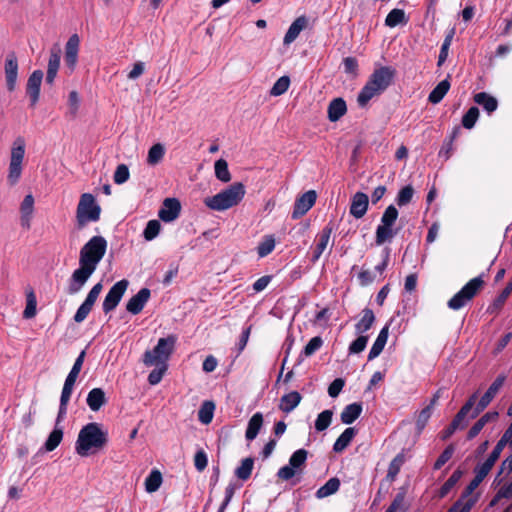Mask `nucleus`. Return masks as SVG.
I'll use <instances>...</instances> for the list:
<instances>
[{
	"mask_svg": "<svg viewBox=\"0 0 512 512\" xmlns=\"http://www.w3.org/2000/svg\"><path fill=\"white\" fill-rule=\"evenodd\" d=\"M107 241L102 236H93L80 250L79 268L74 270L69 280L68 293H78L106 253Z\"/></svg>",
	"mask_w": 512,
	"mask_h": 512,
	"instance_id": "f257e3e1",
	"label": "nucleus"
},
{
	"mask_svg": "<svg viewBox=\"0 0 512 512\" xmlns=\"http://www.w3.org/2000/svg\"><path fill=\"white\" fill-rule=\"evenodd\" d=\"M108 443V431L97 422L84 425L75 442V451L81 457H88L103 450Z\"/></svg>",
	"mask_w": 512,
	"mask_h": 512,
	"instance_id": "f03ea898",
	"label": "nucleus"
},
{
	"mask_svg": "<svg viewBox=\"0 0 512 512\" xmlns=\"http://www.w3.org/2000/svg\"><path fill=\"white\" fill-rule=\"evenodd\" d=\"M394 76L395 70L389 66L375 69L358 94L357 102L359 106H366L373 97L383 93L391 85Z\"/></svg>",
	"mask_w": 512,
	"mask_h": 512,
	"instance_id": "7ed1b4c3",
	"label": "nucleus"
},
{
	"mask_svg": "<svg viewBox=\"0 0 512 512\" xmlns=\"http://www.w3.org/2000/svg\"><path fill=\"white\" fill-rule=\"evenodd\" d=\"M245 186L241 182L231 184L212 197L204 199L205 205L214 211H225L238 205L245 195Z\"/></svg>",
	"mask_w": 512,
	"mask_h": 512,
	"instance_id": "20e7f679",
	"label": "nucleus"
},
{
	"mask_svg": "<svg viewBox=\"0 0 512 512\" xmlns=\"http://www.w3.org/2000/svg\"><path fill=\"white\" fill-rule=\"evenodd\" d=\"M100 214L101 207L97 204L95 197L91 193H83L76 208L77 227L82 229L90 222H97Z\"/></svg>",
	"mask_w": 512,
	"mask_h": 512,
	"instance_id": "39448f33",
	"label": "nucleus"
},
{
	"mask_svg": "<svg viewBox=\"0 0 512 512\" xmlns=\"http://www.w3.org/2000/svg\"><path fill=\"white\" fill-rule=\"evenodd\" d=\"M177 338L175 335H169L166 338H160L153 350L144 353L143 362L146 366L165 364L172 354Z\"/></svg>",
	"mask_w": 512,
	"mask_h": 512,
	"instance_id": "423d86ee",
	"label": "nucleus"
},
{
	"mask_svg": "<svg viewBox=\"0 0 512 512\" xmlns=\"http://www.w3.org/2000/svg\"><path fill=\"white\" fill-rule=\"evenodd\" d=\"M26 142L18 136L12 144L7 179L11 185L18 182L22 174V163L25 156Z\"/></svg>",
	"mask_w": 512,
	"mask_h": 512,
	"instance_id": "0eeeda50",
	"label": "nucleus"
},
{
	"mask_svg": "<svg viewBox=\"0 0 512 512\" xmlns=\"http://www.w3.org/2000/svg\"><path fill=\"white\" fill-rule=\"evenodd\" d=\"M483 284L484 281L481 276L471 279L448 301V307L452 310H459L463 308L475 297Z\"/></svg>",
	"mask_w": 512,
	"mask_h": 512,
	"instance_id": "6e6552de",
	"label": "nucleus"
},
{
	"mask_svg": "<svg viewBox=\"0 0 512 512\" xmlns=\"http://www.w3.org/2000/svg\"><path fill=\"white\" fill-rule=\"evenodd\" d=\"M308 452L305 449L296 450L289 458L288 465L281 467L277 472V477L288 481L297 473H301L307 460Z\"/></svg>",
	"mask_w": 512,
	"mask_h": 512,
	"instance_id": "1a4fd4ad",
	"label": "nucleus"
},
{
	"mask_svg": "<svg viewBox=\"0 0 512 512\" xmlns=\"http://www.w3.org/2000/svg\"><path fill=\"white\" fill-rule=\"evenodd\" d=\"M129 285L128 280L122 279L116 282L108 291L107 295L102 304V309L104 313H109L113 311L121 301L125 291L127 290Z\"/></svg>",
	"mask_w": 512,
	"mask_h": 512,
	"instance_id": "9d476101",
	"label": "nucleus"
},
{
	"mask_svg": "<svg viewBox=\"0 0 512 512\" xmlns=\"http://www.w3.org/2000/svg\"><path fill=\"white\" fill-rule=\"evenodd\" d=\"M102 289H103V285L100 282L95 284L91 288L88 295L86 296V299L79 306V308L77 309V311L74 315V321L76 323H82L87 318V316L91 312L98 296L100 295Z\"/></svg>",
	"mask_w": 512,
	"mask_h": 512,
	"instance_id": "9b49d317",
	"label": "nucleus"
},
{
	"mask_svg": "<svg viewBox=\"0 0 512 512\" xmlns=\"http://www.w3.org/2000/svg\"><path fill=\"white\" fill-rule=\"evenodd\" d=\"M79 48L80 38L78 34L71 35L65 44L64 52V62L70 73L74 72L77 66Z\"/></svg>",
	"mask_w": 512,
	"mask_h": 512,
	"instance_id": "f8f14e48",
	"label": "nucleus"
},
{
	"mask_svg": "<svg viewBox=\"0 0 512 512\" xmlns=\"http://www.w3.org/2000/svg\"><path fill=\"white\" fill-rule=\"evenodd\" d=\"M317 199V194L314 190H309L302 194L299 198L296 199L294 208L292 211V218L298 219L305 215L315 204Z\"/></svg>",
	"mask_w": 512,
	"mask_h": 512,
	"instance_id": "ddd939ff",
	"label": "nucleus"
},
{
	"mask_svg": "<svg viewBox=\"0 0 512 512\" xmlns=\"http://www.w3.org/2000/svg\"><path fill=\"white\" fill-rule=\"evenodd\" d=\"M181 204L176 198H166L158 212V217L166 222H172L179 217Z\"/></svg>",
	"mask_w": 512,
	"mask_h": 512,
	"instance_id": "4468645a",
	"label": "nucleus"
},
{
	"mask_svg": "<svg viewBox=\"0 0 512 512\" xmlns=\"http://www.w3.org/2000/svg\"><path fill=\"white\" fill-rule=\"evenodd\" d=\"M150 295L151 292L148 288L140 289L136 295L128 300L126 310L133 315L139 314L148 302Z\"/></svg>",
	"mask_w": 512,
	"mask_h": 512,
	"instance_id": "2eb2a0df",
	"label": "nucleus"
},
{
	"mask_svg": "<svg viewBox=\"0 0 512 512\" xmlns=\"http://www.w3.org/2000/svg\"><path fill=\"white\" fill-rule=\"evenodd\" d=\"M17 77L18 62L16 56L12 53L9 54L5 60V79L9 91H13L16 88Z\"/></svg>",
	"mask_w": 512,
	"mask_h": 512,
	"instance_id": "dca6fc26",
	"label": "nucleus"
},
{
	"mask_svg": "<svg viewBox=\"0 0 512 512\" xmlns=\"http://www.w3.org/2000/svg\"><path fill=\"white\" fill-rule=\"evenodd\" d=\"M43 76L44 74L41 70H35L28 78L26 91L31 100L32 106H34L39 100L40 86Z\"/></svg>",
	"mask_w": 512,
	"mask_h": 512,
	"instance_id": "f3484780",
	"label": "nucleus"
},
{
	"mask_svg": "<svg viewBox=\"0 0 512 512\" xmlns=\"http://www.w3.org/2000/svg\"><path fill=\"white\" fill-rule=\"evenodd\" d=\"M60 59H61V48L58 44L53 45V47L50 50V56L48 61V67H47V74H46V82L48 84H53L57 72L60 67Z\"/></svg>",
	"mask_w": 512,
	"mask_h": 512,
	"instance_id": "a211bd4d",
	"label": "nucleus"
},
{
	"mask_svg": "<svg viewBox=\"0 0 512 512\" xmlns=\"http://www.w3.org/2000/svg\"><path fill=\"white\" fill-rule=\"evenodd\" d=\"M332 232H333V228L330 225H327L317 235V244L313 251L312 258H311V261L313 263H315L319 260V258L323 254V252L328 247Z\"/></svg>",
	"mask_w": 512,
	"mask_h": 512,
	"instance_id": "6ab92c4d",
	"label": "nucleus"
},
{
	"mask_svg": "<svg viewBox=\"0 0 512 512\" xmlns=\"http://www.w3.org/2000/svg\"><path fill=\"white\" fill-rule=\"evenodd\" d=\"M368 204V196L365 193L357 192L352 198L350 214L357 219L362 218L367 212Z\"/></svg>",
	"mask_w": 512,
	"mask_h": 512,
	"instance_id": "aec40b11",
	"label": "nucleus"
},
{
	"mask_svg": "<svg viewBox=\"0 0 512 512\" xmlns=\"http://www.w3.org/2000/svg\"><path fill=\"white\" fill-rule=\"evenodd\" d=\"M477 397V393L472 394L453 418L451 424L454 425L457 429H463L466 426L467 423L465 418L476 404Z\"/></svg>",
	"mask_w": 512,
	"mask_h": 512,
	"instance_id": "412c9836",
	"label": "nucleus"
},
{
	"mask_svg": "<svg viewBox=\"0 0 512 512\" xmlns=\"http://www.w3.org/2000/svg\"><path fill=\"white\" fill-rule=\"evenodd\" d=\"M308 24V20L305 16H300L296 18L290 27L288 28L283 43L284 45H290L292 42L296 40V38L299 36L302 30L306 28Z\"/></svg>",
	"mask_w": 512,
	"mask_h": 512,
	"instance_id": "4be33fe9",
	"label": "nucleus"
},
{
	"mask_svg": "<svg viewBox=\"0 0 512 512\" xmlns=\"http://www.w3.org/2000/svg\"><path fill=\"white\" fill-rule=\"evenodd\" d=\"M302 396L297 391H291L280 399L279 409L284 413L292 412L301 402Z\"/></svg>",
	"mask_w": 512,
	"mask_h": 512,
	"instance_id": "5701e85b",
	"label": "nucleus"
},
{
	"mask_svg": "<svg viewBox=\"0 0 512 512\" xmlns=\"http://www.w3.org/2000/svg\"><path fill=\"white\" fill-rule=\"evenodd\" d=\"M34 211V198L31 194H28L24 197L21 206V225L22 227L29 229L30 221Z\"/></svg>",
	"mask_w": 512,
	"mask_h": 512,
	"instance_id": "b1692460",
	"label": "nucleus"
},
{
	"mask_svg": "<svg viewBox=\"0 0 512 512\" xmlns=\"http://www.w3.org/2000/svg\"><path fill=\"white\" fill-rule=\"evenodd\" d=\"M88 407L97 412L107 402L105 392L101 388H93L89 391L86 399Z\"/></svg>",
	"mask_w": 512,
	"mask_h": 512,
	"instance_id": "393cba45",
	"label": "nucleus"
},
{
	"mask_svg": "<svg viewBox=\"0 0 512 512\" xmlns=\"http://www.w3.org/2000/svg\"><path fill=\"white\" fill-rule=\"evenodd\" d=\"M363 410L361 403H351L344 407L340 419L343 424H352L361 415Z\"/></svg>",
	"mask_w": 512,
	"mask_h": 512,
	"instance_id": "a878e982",
	"label": "nucleus"
},
{
	"mask_svg": "<svg viewBox=\"0 0 512 512\" xmlns=\"http://www.w3.org/2000/svg\"><path fill=\"white\" fill-rule=\"evenodd\" d=\"M347 111L346 102L342 98L333 99L328 106V119L331 122L338 121Z\"/></svg>",
	"mask_w": 512,
	"mask_h": 512,
	"instance_id": "bb28decb",
	"label": "nucleus"
},
{
	"mask_svg": "<svg viewBox=\"0 0 512 512\" xmlns=\"http://www.w3.org/2000/svg\"><path fill=\"white\" fill-rule=\"evenodd\" d=\"M263 425V415L260 412L255 413L248 421L245 437L248 441L254 440Z\"/></svg>",
	"mask_w": 512,
	"mask_h": 512,
	"instance_id": "cd10ccee",
	"label": "nucleus"
},
{
	"mask_svg": "<svg viewBox=\"0 0 512 512\" xmlns=\"http://www.w3.org/2000/svg\"><path fill=\"white\" fill-rule=\"evenodd\" d=\"M473 99L475 103L481 105L489 114L494 112L498 107L497 99L486 92L475 94Z\"/></svg>",
	"mask_w": 512,
	"mask_h": 512,
	"instance_id": "c85d7f7f",
	"label": "nucleus"
},
{
	"mask_svg": "<svg viewBox=\"0 0 512 512\" xmlns=\"http://www.w3.org/2000/svg\"><path fill=\"white\" fill-rule=\"evenodd\" d=\"M356 435V429L353 427L346 428L342 434L336 439L333 450L336 453H340L345 450L354 436Z\"/></svg>",
	"mask_w": 512,
	"mask_h": 512,
	"instance_id": "c756f323",
	"label": "nucleus"
},
{
	"mask_svg": "<svg viewBox=\"0 0 512 512\" xmlns=\"http://www.w3.org/2000/svg\"><path fill=\"white\" fill-rule=\"evenodd\" d=\"M340 488V480L337 477L330 478L315 493L316 498L323 499L335 494Z\"/></svg>",
	"mask_w": 512,
	"mask_h": 512,
	"instance_id": "7c9ffc66",
	"label": "nucleus"
},
{
	"mask_svg": "<svg viewBox=\"0 0 512 512\" xmlns=\"http://www.w3.org/2000/svg\"><path fill=\"white\" fill-rule=\"evenodd\" d=\"M73 392V386H69L64 384L63 389L60 396V405H59V411L57 415V424H60V422L65 418L67 413V406L71 397V394Z\"/></svg>",
	"mask_w": 512,
	"mask_h": 512,
	"instance_id": "2f4dec72",
	"label": "nucleus"
},
{
	"mask_svg": "<svg viewBox=\"0 0 512 512\" xmlns=\"http://www.w3.org/2000/svg\"><path fill=\"white\" fill-rule=\"evenodd\" d=\"M450 89V82L448 79H444L437 84V86L430 92L428 96L429 102L432 104H438L442 101L444 96Z\"/></svg>",
	"mask_w": 512,
	"mask_h": 512,
	"instance_id": "473e14b6",
	"label": "nucleus"
},
{
	"mask_svg": "<svg viewBox=\"0 0 512 512\" xmlns=\"http://www.w3.org/2000/svg\"><path fill=\"white\" fill-rule=\"evenodd\" d=\"M375 321L374 313L371 309L365 308L362 311V317L355 325V330L358 334H363L368 331Z\"/></svg>",
	"mask_w": 512,
	"mask_h": 512,
	"instance_id": "72a5a7b5",
	"label": "nucleus"
},
{
	"mask_svg": "<svg viewBox=\"0 0 512 512\" xmlns=\"http://www.w3.org/2000/svg\"><path fill=\"white\" fill-rule=\"evenodd\" d=\"M58 426H59V424H57V422H56L54 430L49 434V436L44 444V449L47 452H51V451L55 450L62 441L63 430L61 427H58Z\"/></svg>",
	"mask_w": 512,
	"mask_h": 512,
	"instance_id": "f704fd0d",
	"label": "nucleus"
},
{
	"mask_svg": "<svg viewBox=\"0 0 512 512\" xmlns=\"http://www.w3.org/2000/svg\"><path fill=\"white\" fill-rule=\"evenodd\" d=\"M254 467V459L251 457H247L242 460L239 467L235 470V475L238 479L242 481H246L250 478L252 470Z\"/></svg>",
	"mask_w": 512,
	"mask_h": 512,
	"instance_id": "c9c22d12",
	"label": "nucleus"
},
{
	"mask_svg": "<svg viewBox=\"0 0 512 512\" xmlns=\"http://www.w3.org/2000/svg\"><path fill=\"white\" fill-rule=\"evenodd\" d=\"M406 22L407 19L404 10L397 8L392 9L385 19V25L391 28L396 27L397 25L400 24H406Z\"/></svg>",
	"mask_w": 512,
	"mask_h": 512,
	"instance_id": "e433bc0d",
	"label": "nucleus"
},
{
	"mask_svg": "<svg viewBox=\"0 0 512 512\" xmlns=\"http://www.w3.org/2000/svg\"><path fill=\"white\" fill-rule=\"evenodd\" d=\"M164 155V146L161 143H156L148 151L147 163L151 166H155L162 161Z\"/></svg>",
	"mask_w": 512,
	"mask_h": 512,
	"instance_id": "4c0bfd02",
	"label": "nucleus"
},
{
	"mask_svg": "<svg viewBox=\"0 0 512 512\" xmlns=\"http://www.w3.org/2000/svg\"><path fill=\"white\" fill-rule=\"evenodd\" d=\"M396 234L392 226H385L380 224L376 229L375 242L377 245H382L386 241L391 240Z\"/></svg>",
	"mask_w": 512,
	"mask_h": 512,
	"instance_id": "58836bf2",
	"label": "nucleus"
},
{
	"mask_svg": "<svg viewBox=\"0 0 512 512\" xmlns=\"http://www.w3.org/2000/svg\"><path fill=\"white\" fill-rule=\"evenodd\" d=\"M161 484L162 475L158 470H152L148 477L145 479V489L149 493L157 491Z\"/></svg>",
	"mask_w": 512,
	"mask_h": 512,
	"instance_id": "ea45409f",
	"label": "nucleus"
},
{
	"mask_svg": "<svg viewBox=\"0 0 512 512\" xmlns=\"http://www.w3.org/2000/svg\"><path fill=\"white\" fill-rule=\"evenodd\" d=\"M215 176L221 182H229L231 180V174L228 169V164L224 159H219L214 165Z\"/></svg>",
	"mask_w": 512,
	"mask_h": 512,
	"instance_id": "a19ab883",
	"label": "nucleus"
},
{
	"mask_svg": "<svg viewBox=\"0 0 512 512\" xmlns=\"http://www.w3.org/2000/svg\"><path fill=\"white\" fill-rule=\"evenodd\" d=\"M455 35V28H451L446 36H445V39L442 43V46H441V49H440V53H439V56H438V66H441L447 59L448 57V51H449V47L452 43V40H453V37Z\"/></svg>",
	"mask_w": 512,
	"mask_h": 512,
	"instance_id": "79ce46f5",
	"label": "nucleus"
},
{
	"mask_svg": "<svg viewBox=\"0 0 512 512\" xmlns=\"http://www.w3.org/2000/svg\"><path fill=\"white\" fill-rule=\"evenodd\" d=\"M333 411L332 410H324L320 414H318L315 420V429L319 432L326 430L332 421Z\"/></svg>",
	"mask_w": 512,
	"mask_h": 512,
	"instance_id": "37998d69",
	"label": "nucleus"
},
{
	"mask_svg": "<svg viewBox=\"0 0 512 512\" xmlns=\"http://www.w3.org/2000/svg\"><path fill=\"white\" fill-rule=\"evenodd\" d=\"M214 408L213 402H204L198 412L199 421L203 424H209L213 418Z\"/></svg>",
	"mask_w": 512,
	"mask_h": 512,
	"instance_id": "c03bdc74",
	"label": "nucleus"
},
{
	"mask_svg": "<svg viewBox=\"0 0 512 512\" xmlns=\"http://www.w3.org/2000/svg\"><path fill=\"white\" fill-rule=\"evenodd\" d=\"M275 248V239L272 235H267L259 243L257 247V253L259 257H265L269 255Z\"/></svg>",
	"mask_w": 512,
	"mask_h": 512,
	"instance_id": "a18cd8bd",
	"label": "nucleus"
},
{
	"mask_svg": "<svg viewBox=\"0 0 512 512\" xmlns=\"http://www.w3.org/2000/svg\"><path fill=\"white\" fill-rule=\"evenodd\" d=\"M408 505L405 502V493L396 494L390 506L385 512H407Z\"/></svg>",
	"mask_w": 512,
	"mask_h": 512,
	"instance_id": "49530a36",
	"label": "nucleus"
},
{
	"mask_svg": "<svg viewBox=\"0 0 512 512\" xmlns=\"http://www.w3.org/2000/svg\"><path fill=\"white\" fill-rule=\"evenodd\" d=\"M290 86V78L288 76L280 77L270 90L271 96H280L284 94Z\"/></svg>",
	"mask_w": 512,
	"mask_h": 512,
	"instance_id": "de8ad7c7",
	"label": "nucleus"
},
{
	"mask_svg": "<svg viewBox=\"0 0 512 512\" xmlns=\"http://www.w3.org/2000/svg\"><path fill=\"white\" fill-rule=\"evenodd\" d=\"M160 230H161L160 222L158 220H150V221H148V223L143 231V236H144L145 240L151 241L158 236Z\"/></svg>",
	"mask_w": 512,
	"mask_h": 512,
	"instance_id": "09e8293b",
	"label": "nucleus"
},
{
	"mask_svg": "<svg viewBox=\"0 0 512 512\" xmlns=\"http://www.w3.org/2000/svg\"><path fill=\"white\" fill-rule=\"evenodd\" d=\"M414 189L411 185H407L403 187L396 197V203L398 206L402 207L409 204L413 198Z\"/></svg>",
	"mask_w": 512,
	"mask_h": 512,
	"instance_id": "8fccbe9b",
	"label": "nucleus"
},
{
	"mask_svg": "<svg viewBox=\"0 0 512 512\" xmlns=\"http://www.w3.org/2000/svg\"><path fill=\"white\" fill-rule=\"evenodd\" d=\"M495 395L486 391L475 406L471 418L477 417L494 399Z\"/></svg>",
	"mask_w": 512,
	"mask_h": 512,
	"instance_id": "3c124183",
	"label": "nucleus"
},
{
	"mask_svg": "<svg viewBox=\"0 0 512 512\" xmlns=\"http://www.w3.org/2000/svg\"><path fill=\"white\" fill-rule=\"evenodd\" d=\"M479 117V109L475 106L471 107L462 118V125L466 129H472Z\"/></svg>",
	"mask_w": 512,
	"mask_h": 512,
	"instance_id": "603ef678",
	"label": "nucleus"
},
{
	"mask_svg": "<svg viewBox=\"0 0 512 512\" xmlns=\"http://www.w3.org/2000/svg\"><path fill=\"white\" fill-rule=\"evenodd\" d=\"M398 218V210L395 208L394 205H389L382 217H381V224L385 226H392L395 224L396 220Z\"/></svg>",
	"mask_w": 512,
	"mask_h": 512,
	"instance_id": "864d4df0",
	"label": "nucleus"
},
{
	"mask_svg": "<svg viewBox=\"0 0 512 512\" xmlns=\"http://www.w3.org/2000/svg\"><path fill=\"white\" fill-rule=\"evenodd\" d=\"M37 301L33 291L27 294L26 307L23 312V317L26 319L33 318L36 315Z\"/></svg>",
	"mask_w": 512,
	"mask_h": 512,
	"instance_id": "5fc2aeb1",
	"label": "nucleus"
},
{
	"mask_svg": "<svg viewBox=\"0 0 512 512\" xmlns=\"http://www.w3.org/2000/svg\"><path fill=\"white\" fill-rule=\"evenodd\" d=\"M404 463V456L402 454H398L389 464L387 477L390 480H394L397 474L399 473L401 466Z\"/></svg>",
	"mask_w": 512,
	"mask_h": 512,
	"instance_id": "6e6d98bb",
	"label": "nucleus"
},
{
	"mask_svg": "<svg viewBox=\"0 0 512 512\" xmlns=\"http://www.w3.org/2000/svg\"><path fill=\"white\" fill-rule=\"evenodd\" d=\"M455 451L454 445H448L445 450L440 454L436 462L434 463V469L439 470L445 463H447Z\"/></svg>",
	"mask_w": 512,
	"mask_h": 512,
	"instance_id": "4d7b16f0",
	"label": "nucleus"
},
{
	"mask_svg": "<svg viewBox=\"0 0 512 512\" xmlns=\"http://www.w3.org/2000/svg\"><path fill=\"white\" fill-rule=\"evenodd\" d=\"M130 173L129 169L125 164H120L117 166L115 172H114V182L116 184H123L129 179Z\"/></svg>",
	"mask_w": 512,
	"mask_h": 512,
	"instance_id": "13d9d810",
	"label": "nucleus"
},
{
	"mask_svg": "<svg viewBox=\"0 0 512 512\" xmlns=\"http://www.w3.org/2000/svg\"><path fill=\"white\" fill-rule=\"evenodd\" d=\"M323 345V340L320 336H315L309 340L307 345L305 346L303 353L305 356L313 355L317 350H319Z\"/></svg>",
	"mask_w": 512,
	"mask_h": 512,
	"instance_id": "bf43d9fd",
	"label": "nucleus"
},
{
	"mask_svg": "<svg viewBox=\"0 0 512 512\" xmlns=\"http://www.w3.org/2000/svg\"><path fill=\"white\" fill-rule=\"evenodd\" d=\"M432 411L433 410H431L430 408L425 407L419 412L416 420V428L418 432H421L425 428L427 422L429 421L432 415Z\"/></svg>",
	"mask_w": 512,
	"mask_h": 512,
	"instance_id": "052dcab7",
	"label": "nucleus"
},
{
	"mask_svg": "<svg viewBox=\"0 0 512 512\" xmlns=\"http://www.w3.org/2000/svg\"><path fill=\"white\" fill-rule=\"evenodd\" d=\"M495 463L496 462H494L492 459L487 458L482 464H479L475 467L474 472L478 475V477L485 479Z\"/></svg>",
	"mask_w": 512,
	"mask_h": 512,
	"instance_id": "680f3d73",
	"label": "nucleus"
},
{
	"mask_svg": "<svg viewBox=\"0 0 512 512\" xmlns=\"http://www.w3.org/2000/svg\"><path fill=\"white\" fill-rule=\"evenodd\" d=\"M368 342V336L366 335H360L358 338H356L349 346V352L352 353H360L362 352Z\"/></svg>",
	"mask_w": 512,
	"mask_h": 512,
	"instance_id": "e2e57ef3",
	"label": "nucleus"
},
{
	"mask_svg": "<svg viewBox=\"0 0 512 512\" xmlns=\"http://www.w3.org/2000/svg\"><path fill=\"white\" fill-rule=\"evenodd\" d=\"M462 472L459 470H456L453 472V474L449 477V479L443 484L441 487V496L446 495L449 490L459 481L461 478Z\"/></svg>",
	"mask_w": 512,
	"mask_h": 512,
	"instance_id": "0e129e2a",
	"label": "nucleus"
},
{
	"mask_svg": "<svg viewBox=\"0 0 512 512\" xmlns=\"http://www.w3.org/2000/svg\"><path fill=\"white\" fill-rule=\"evenodd\" d=\"M208 464L207 454L203 450H199L196 452L194 456V466L195 468L201 472L203 471Z\"/></svg>",
	"mask_w": 512,
	"mask_h": 512,
	"instance_id": "69168bd1",
	"label": "nucleus"
},
{
	"mask_svg": "<svg viewBox=\"0 0 512 512\" xmlns=\"http://www.w3.org/2000/svg\"><path fill=\"white\" fill-rule=\"evenodd\" d=\"M511 496H512V481L509 484L502 486L498 490L495 498L491 501L490 505L493 506L499 499L510 498Z\"/></svg>",
	"mask_w": 512,
	"mask_h": 512,
	"instance_id": "338daca9",
	"label": "nucleus"
},
{
	"mask_svg": "<svg viewBox=\"0 0 512 512\" xmlns=\"http://www.w3.org/2000/svg\"><path fill=\"white\" fill-rule=\"evenodd\" d=\"M472 502L466 501H457L455 502L448 510L447 512H470L472 508Z\"/></svg>",
	"mask_w": 512,
	"mask_h": 512,
	"instance_id": "774afa93",
	"label": "nucleus"
}]
</instances>
